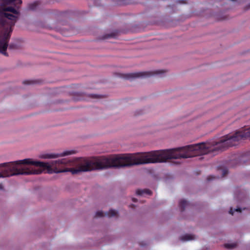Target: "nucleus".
Returning <instances> with one entry per match:
<instances>
[{
	"mask_svg": "<svg viewBox=\"0 0 250 250\" xmlns=\"http://www.w3.org/2000/svg\"><path fill=\"white\" fill-rule=\"evenodd\" d=\"M250 138V127L242 129L232 134L223 137L218 142L214 141L188 145L182 147L152 151L145 153L125 154L109 158L101 157L93 160L81 159L76 162V168L68 169L71 162L66 159H60V173L70 171L72 174L109 167H128L134 165L162 163L169 159L188 158L209 153L215 154L227 148L235 146L242 140Z\"/></svg>",
	"mask_w": 250,
	"mask_h": 250,
	"instance_id": "f257e3e1",
	"label": "nucleus"
},
{
	"mask_svg": "<svg viewBox=\"0 0 250 250\" xmlns=\"http://www.w3.org/2000/svg\"><path fill=\"white\" fill-rule=\"evenodd\" d=\"M0 167H5L2 172H0V177L10 176L15 174L16 164L14 162L2 164L0 165Z\"/></svg>",
	"mask_w": 250,
	"mask_h": 250,
	"instance_id": "f03ea898",
	"label": "nucleus"
},
{
	"mask_svg": "<svg viewBox=\"0 0 250 250\" xmlns=\"http://www.w3.org/2000/svg\"><path fill=\"white\" fill-rule=\"evenodd\" d=\"M75 153V151L73 150H65L60 153H43L39 155V158L41 159H52L59 157H62L70 155Z\"/></svg>",
	"mask_w": 250,
	"mask_h": 250,
	"instance_id": "7ed1b4c3",
	"label": "nucleus"
},
{
	"mask_svg": "<svg viewBox=\"0 0 250 250\" xmlns=\"http://www.w3.org/2000/svg\"><path fill=\"white\" fill-rule=\"evenodd\" d=\"M117 214V211L114 209H110L108 212L104 213L102 211H98L96 213V217H102L106 215L108 217L116 216Z\"/></svg>",
	"mask_w": 250,
	"mask_h": 250,
	"instance_id": "20e7f679",
	"label": "nucleus"
},
{
	"mask_svg": "<svg viewBox=\"0 0 250 250\" xmlns=\"http://www.w3.org/2000/svg\"><path fill=\"white\" fill-rule=\"evenodd\" d=\"M136 193L138 195L145 196V195H150L151 192L148 189H138L136 191Z\"/></svg>",
	"mask_w": 250,
	"mask_h": 250,
	"instance_id": "39448f33",
	"label": "nucleus"
},
{
	"mask_svg": "<svg viewBox=\"0 0 250 250\" xmlns=\"http://www.w3.org/2000/svg\"><path fill=\"white\" fill-rule=\"evenodd\" d=\"M195 239L194 236L192 234H187L181 237V240L183 241H190Z\"/></svg>",
	"mask_w": 250,
	"mask_h": 250,
	"instance_id": "423d86ee",
	"label": "nucleus"
},
{
	"mask_svg": "<svg viewBox=\"0 0 250 250\" xmlns=\"http://www.w3.org/2000/svg\"><path fill=\"white\" fill-rule=\"evenodd\" d=\"M188 205V203L185 200H181L179 202V206L182 210H184Z\"/></svg>",
	"mask_w": 250,
	"mask_h": 250,
	"instance_id": "0eeeda50",
	"label": "nucleus"
},
{
	"mask_svg": "<svg viewBox=\"0 0 250 250\" xmlns=\"http://www.w3.org/2000/svg\"><path fill=\"white\" fill-rule=\"evenodd\" d=\"M234 212H236L237 213H240L241 212V208H238L234 210L231 208L229 210V213L231 215H233Z\"/></svg>",
	"mask_w": 250,
	"mask_h": 250,
	"instance_id": "6e6552de",
	"label": "nucleus"
},
{
	"mask_svg": "<svg viewBox=\"0 0 250 250\" xmlns=\"http://www.w3.org/2000/svg\"><path fill=\"white\" fill-rule=\"evenodd\" d=\"M236 246L235 243H227L225 245V247L227 249H233Z\"/></svg>",
	"mask_w": 250,
	"mask_h": 250,
	"instance_id": "1a4fd4ad",
	"label": "nucleus"
},
{
	"mask_svg": "<svg viewBox=\"0 0 250 250\" xmlns=\"http://www.w3.org/2000/svg\"><path fill=\"white\" fill-rule=\"evenodd\" d=\"M4 16L9 19H12L14 17L13 14L8 13H5Z\"/></svg>",
	"mask_w": 250,
	"mask_h": 250,
	"instance_id": "9d476101",
	"label": "nucleus"
},
{
	"mask_svg": "<svg viewBox=\"0 0 250 250\" xmlns=\"http://www.w3.org/2000/svg\"><path fill=\"white\" fill-rule=\"evenodd\" d=\"M37 6V3L36 2L31 3L29 5V8L31 10H35L36 9Z\"/></svg>",
	"mask_w": 250,
	"mask_h": 250,
	"instance_id": "9b49d317",
	"label": "nucleus"
},
{
	"mask_svg": "<svg viewBox=\"0 0 250 250\" xmlns=\"http://www.w3.org/2000/svg\"><path fill=\"white\" fill-rule=\"evenodd\" d=\"M6 10L8 11V12H12L13 14H15L16 13V11L14 9V8H12L11 7H7L6 9Z\"/></svg>",
	"mask_w": 250,
	"mask_h": 250,
	"instance_id": "f8f14e48",
	"label": "nucleus"
},
{
	"mask_svg": "<svg viewBox=\"0 0 250 250\" xmlns=\"http://www.w3.org/2000/svg\"><path fill=\"white\" fill-rule=\"evenodd\" d=\"M128 77L127 78H130L131 77H136L140 76L139 74H128Z\"/></svg>",
	"mask_w": 250,
	"mask_h": 250,
	"instance_id": "ddd939ff",
	"label": "nucleus"
},
{
	"mask_svg": "<svg viewBox=\"0 0 250 250\" xmlns=\"http://www.w3.org/2000/svg\"><path fill=\"white\" fill-rule=\"evenodd\" d=\"M0 47H7V44L4 42H0Z\"/></svg>",
	"mask_w": 250,
	"mask_h": 250,
	"instance_id": "4468645a",
	"label": "nucleus"
},
{
	"mask_svg": "<svg viewBox=\"0 0 250 250\" xmlns=\"http://www.w3.org/2000/svg\"><path fill=\"white\" fill-rule=\"evenodd\" d=\"M22 3L21 0H17V5L19 4H21Z\"/></svg>",
	"mask_w": 250,
	"mask_h": 250,
	"instance_id": "2eb2a0df",
	"label": "nucleus"
},
{
	"mask_svg": "<svg viewBox=\"0 0 250 250\" xmlns=\"http://www.w3.org/2000/svg\"><path fill=\"white\" fill-rule=\"evenodd\" d=\"M18 13H19V12H18V9L17 8V12H16L17 16L18 15Z\"/></svg>",
	"mask_w": 250,
	"mask_h": 250,
	"instance_id": "dca6fc26",
	"label": "nucleus"
},
{
	"mask_svg": "<svg viewBox=\"0 0 250 250\" xmlns=\"http://www.w3.org/2000/svg\"><path fill=\"white\" fill-rule=\"evenodd\" d=\"M132 200H133V202H136V199H134V198H133V199H132Z\"/></svg>",
	"mask_w": 250,
	"mask_h": 250,
	"instance_id": "f3484780",
	"label": "nucleus"
},
{
	"mask_svg": "<svg viewBox=\"0 0 250 250\" xmlns=\"http://www.w3.org/2000/svg\"><path fill=\"white\" fill-rule=\"evenodd\" d=\"M18 40H17V45H16V46H17V49L18 48Z\"/></svg>",
	"mask_w": 250,
	"mask_h": 250,
	"instance_id": "a211bd4d",
	"label": "nucleus"
},
{
	"mask_svg": "<svg viewBox=\"0 0 250 250\" xmlns=\"http://www.w3.org/2000/svg\"><path fill=\"white\" fill-rule=\"evenodd\" d=\"M22 46V44H21V45H19L20 47H21Z\"/></svg>",
	"mask_w": 250,
	"mask_h": 250,
	"instance_id": "6ab92c4d",
	"label": "nucleus"
},
{
	"mask_svg": "<svg viewBox=\"0 0 250 250\" xmlns=\"http://www.w3.org/2000/svg\"><path fill=\"white\" fill-rule=\"evenodd\" d=\"M156 73L158 74H160V72H157Z\"/></svg>",
	"mask_w": 250,
	"mask_h": 250,
	"instance_id": "aec40b11",
	"label": "nucleus"
}]
</instances>
